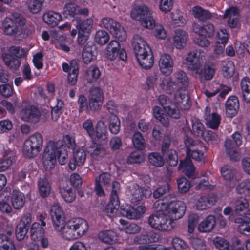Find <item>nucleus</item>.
I'll use <instances>...</instances> for the list:
<instances>
[{
	"mask_svg": "<svg viewBox=\"0 0 250 250\" xmlns=\"http://www.w3.org/2000/svg\"><path fill=\"white\" fill-rule=\"evenodd\" d=\"M12 232L10 231L0 234V248L15 249L12 239Z\"/></svg>",
	"mask_w": 250,
	"mask_h": 250,
	"instance_id": "38",
	"label": "nucleus"
},
{
	"mask_svg": "<svg viewBox=\"0 0 250 250\" xmlns=\"http://www.w3.org/2000/svg\"><path fill=\"white\" fill-rule=\"evenodd\" d=\"M92 26L93 20L91 18H87L84 20H78L76 25L78 33H84L86 34H90Z\"/></svg>",
	"mask_w": 250,
	"mask_h": 250,
	"instance_id": "34",
	"label": "nucleus"
},
{
	"mask_svg": "<svg viewBox=\"0 0 250 250\" xmlns=\"http://www.w3.org/2000/svg\"><path fill=\"white\" fill-rule=\"evenodd\" d=\"M191 133L197 137H203L204 127L203 124L197 119L192 120Z\"/></svg>",
	"mask_w": 250,
	"mask_h": 250,
	"instance_id": "53",
	"label": "nucleus"
},
{
	"mask_svg": "<svg viewBox=\"0 0 250 250\" xmlns=\"http://www.w3.org/2000/svg\"><path fill=\"white\" fill-rule=\"evenodd\" d=\"M2 27L4 33L7 36L12 37L14 39L21 41L28 36L18 27L17 24L13 21L12 18L6 17L2 22Z\"/></svg>",
	"mask_w": 250,
	"mask_h": 250,
	"instance_id": "9",
	"label": "nucleus"
},
{
	"mask_svg": "<svg viewBox=\"0 0 250 250\" xmlns=\"http://www.w3.org/2000/svg\"><path fill=\"white\" fill-rule=\"evenodd\" d=\"M62 145V142L60 140L57 142L49 141L47 143L42 157L43 165L46 170L49 171L54 167L59 149Z\"/></svg>",
	"mask_w": 250,
	"mask_h": 250,
	"instance_id": "5",
	"label": "nucleus"
},
{
	"mask_svg": "<svg viewBox=\"0 0 250 250\" xmlns=\"http://www.w3.org/2000/svg\"><path fill=\"white\" fill-rule=\"evenodd\" d=\"M174 100L178 107L186 110L190 107V102L188 91L187 90L179 89L174 95Z\"/></svg>",
	"mask_w": 250,
	"mask_h": 250,
	"instance_id": "19",
	"label": "nucleus"
},
{
	"mask_svg": "<svg viewBox=\"0 0 250 250\" xmlns=\"http://www.w3.org/2000/svg\"><path fill=\"white\" fill-rule=\"evenodd\" d=\"M91 157L96 160H101L106 155L104 148L99 145L94 144L88 150Z\"/></svg>",
	"mask_w": 250,
	"mask_h": 250,
	"instance_id": "33",
	"label": "nucleus"
},
{
	"mask_svg": "<svg viewBox=\"0 0 250 250\" xmlns=\"http://www.w3.org/2000/svg\"><path fill=\"white\" fill-rule=\"evenodd\" d=\"M110 132L113 134H117L120 129V121L115 115L111 116L108 125Z\"/></svg>",
	"mask_w": 250,
	"mask_h": 250,
	"instance_id": "51",
	"label": "nucleus"
},
{
	"mask_svg": "<svg viewBox=\"0 0 250 250\" xmlns=\"http://www.w3.org/2000/svg\"><path fill=\"white\" fill-rule=\"evenodd\" d=\"M148 222L152 228L163 231L171 230L175 224L169 216L160 211L151 214L148 219Z\"/></svg>",
	"mask_w": 250,
	"mask_h": 250,
	"instance_id": "6",
	"label": "nucleus"
},
{
	"mask_svg": "<svg viewBox=\"0 0 250 250\" xmlns=\"http://www.w3.org/2000/svg\"><path fill=\"white\" fill-rule=\"evenodd\" d=\"M199 220V216L195 213H190L188 217V232L192 233Z\"/></svg>",
	"mask_w": 250,
	"mask_h": 250,
	"instance_id": "57",
	"label": "nucleus"
},
{
	"mask_svg": "<svg viewBox=\"0 0 250 250\" xmlns=\"http://www.w3.org/2000/svg\"><path fill=\"white\" fill-rule=\"evenodd\" d=\"M215 73V67L213 63L210 62H207L204 66V69H202V74H198L200 76V79L202 82L205 81L211 80Z\"/></svg>",
	"mask_w": 250,
	"mask_h": 250,
	"instance_id": "29",
	"label": "nucleus"
},
{
	"mask_svg": "<svg viewBox=\"0 0 250 250\" xmlns=\"http://www.w3.org/2000/svg\"><path fill=\"white\" fill-rule=\"evenodd\" d=\"M77 5L74 3H67L63 8V14L65 17L74 18L76 19Z\"/></svg>",
	"mask_w": 250,
	"mask_h": 250,
	"instance_id": "49",
	"label": "nucleus"
},
{
	"mask_svg": "<svg viewBox=\"0 0 250 250\" xmlns=\"http://www.w3.org/2000/svg\"><path fill=\"white\" fill-rule=\"evenodd\" d=\"M60 193L64 201L67 203H72L76 199V195L75 191L68 186L61 187Z\"/></svg>",
	"mask_w": 250,
	"mask_h": 250,
	"instance_id": "40",
	"label": "nucleus"
},
{
	"mask_svg": "<svg viewBox=\"0 0 250 250\" xmlns=\"http://www.w3.org/2000/svg\"><path fill=\"white\" fill-rule=\"evenodd\" d=\"M109 40V35L104 30L98 31L95 36V42L100 45L106 44Z\"/></svg>",
	"mask_w": 250,
	"mask_h": 250,
	"instance_id": "59",
	"label": "nucleus"
},
{
	"mask_svg": "<svg viewBox=\"0 0 250 250\" xmlns=\"http://www.w3.org/2000/svg\"><path fill=\"white\" fill-rule=\"evenodd\" d=\"M216 218L213 215H208L201 222L198 226V229L201 232H210L215 227Z\"/></svg>",
	"mask_w": 250,
	"mask_h": 250,
	"instance_id": "27",
	"label": "nucleus"
},
{
	"mask_svg": "<svg viewBox=\"0 0 250 250\" xmlns=\"http://www.w3.org/2000/svg\"><path fill=\"white\" fill-rule=\"evenodd\" d=\"M50 213L55 229L60 232L64 239L71 240L78 238L72 222L70 221L65 223L64 213L58 205L51 207Z\"/></svg>",
	"mask_w": 250,
	"mask_h": 250,
	"instance_id": "1",
	"label": "nucleus"
},
{
	"mask_svg": "<svg viewBox=\"0 0 250 250\" xmlns=\"http://www.w3.org/2000/svg\"><path fill=\"white\" fill-rule=\"evenodd\" d=\"M62 20L61 15L52 11L45 13L43 16V20L44 22L52 27L57 26L58 22Z\"/></svg>",
	"mask_w": 250,
	"mask_h": 250,
	"instance_id": "31",
	"label": "nucleus"
},
{
	"mask_svg": "<svg viewBox=\"0 0 250 250\" xmlns=\"http://www.w3.org/2000/svg\"><path fill=\"white\" fill-rule=\"evenodd\" d=\"M73 158L78 166H82L86 160V152L82 148L76 149L73 150Z\"/></svg>",
	"mask_w": 250,
	"mask_h": 250,
	"instance_id": "50",
	"label": "nucleus"
},
{
	"mask_svg": "<svg viewBox=\"0 0 250 250\" xmlns=\"http://www.w3.org/2000/svg\"><path fill=\"white\" fill-rule=\"evenodd\" d=\"M213 243L219 250H229V243L224 238L216 237L213 240Z\"/></svg>",
	"mask_w": 250,
	"mask_h": 250,
	"instance_id": "62",
	"label": "nucleus"
},
{
	"mask_svg": "<svg viewBox=\"0 0 250 250\" xmlns=\"http://www.w3.org/2000/svg\"><path fill=\"white\" fill-rule=\"evenodd\" d=\"M215 29L214 25L208 21L203 22L202 36L211 38L214 34Z\"/></svg>",
	"mask_w": 250,
	"mask_h": 250,
	"instance_id": "56",
	"label": "nucleus"
},
{
	"mask_svg": "<svg viewBox=\"0 0 250 250\" xmlns=\"http://www.w3.org/2000/svg\"><path fill=\"white\" fill-rule=\"evenodd\" d=\"M224 18L227 19L228 24L231 28H236L239 23V9L236 7H231L226 10Z\"/></svg>",
	"mask_w": 250,
	"mask_h": 250,
	"instance_id": "22",
	"label": "nucleus"
},
{
	"mask_svg": "<svg viewBox=\"0 0 250 250\" xmlns=\"http://www.w3.org/2000/svg\"><path fill=\"white\" fill-rule=\"evenodd\" d=\"M225 146L226 153L231 160L237 161L240 159V156L238 152V147L239 146L234 144L231 139H226Z\"/></svg>",
	"mask_w": 250,
	"mask_h": 250,
	"instance_id": "25",
	"label": "nucleus"
},
{
	"mask_svg": "<svg viewBox=\"0 0 250 250\" xmlns=\"http://www.w3.org/2000/svg\"><path fill=\"white\" fill-rule=\"evenodd\" d=\"M3 60L5 64L12 69L17 70L21 65V62L19 59L9 54L3 55Z\"/></svg>",
	"mask_w": 250,
	"mask_h": 250,
	"instance_id": "42",
	"label": "nucleus"
},
{
	"mask_svg": "<svg viewBox=\"0 0 250 250\" xmlns=\"http://www.w3.org/2000/svg\"><path fill=\"white\" fill-rule=\"evenodd\" d=\"M149 163L152 166L160 167H162L165 163L162 156L158 152H151L148 156Z\"/></svg>",
	"mask_w": 250,
	"mask_h": 250,
	"instance_id": "46",
	"label": "nucleus"
},
{
	"mask_svg": "<svg viewBox=\"0 0 250 250\" xmlns=\"http://www.w3.org/2000/svg\"><path fill=\"white\" fill-rule=\"evenodd\" d=\"M237 192L240 194H248L250 191V179L242 181L237 187Z\"/></svg>",
	"mask_w": 250,
	"mask_h": 250,
	"instance_id": "63",
	"label": "nucleus"
},
{
	"mask_svg": "<svg viewBox=\"0 0 250 250\" xmlns=\"http://www.w3.org/2000/svg\"><path fill=\"white\" fill-rule=\"evenodd\" d=\"M146 210V208L144 206H138L134 208L126 205L121 206L120 211L123 216L130 219H138L145 213Z\"/></svg>",
	"mask_w": 250,
	"mask_h": 250,
	"instance_id": "14",
	"label": "nucleus"
},
{
	"mask_svg": "<svg viewBox=\"0 0 250 250\" xmlns=\"http://www.w3.org/2000/svg\"><path fill=\"white\" fill-rule=\"evenodd\" d=\"M221 117L220 115L213 113L207 119V126L213 129H217L220 124Z\"/></svg>",
	"mask_w": 250,
	"mask_h": 250,
	"instance_id": "48",
	"label": "nucleus"
},
{
	"mask_svg": "<svg viewBox=\"0 0 250 250\" xmlns=\"http://www.w3.org/2000/svg\"><path fill=\"white\" fill-rule=\"evenodd\" d=\"M239 102L238 98L235 96H230L225 104V110L226 116L232 118L235 116L239 109Z\"/></svg>",
	"mask_w": 250,
	"mask_h": 250,
	"instance_id": "20",
	"label": "nucleus"
},
{
	"mask_svg": "<svg viewBox=\"0 0 250 250\" xmlns=\"http://www.w3.org/2000/svg\"><path fill=\"white\" fill-rule=\"evenodd\" d=\"M152 191L149 187L141 188L139 185L134 184L128 188L127 195L132 203H137L151 197Z\"/></svg>",
	"mask_w": 250,
	"mask_h": 250,
	"instance_id": "10",
	"label": "nucleus"
},
{
	"mask_svg": "<svg viewBox=\"0 0 250 250\" xmlns=\"http://www.w3.org/2000/svg\"><path fill=\"white\" fill-rule=\"evenodd\" d=\"M204 54V51L200 49L189 52L185 62L188 69L196 74H202V60Z\"/></svg>",
	"mask_w": 250,
	"mask_h": 250,
	"instance_id": "8",
	"label": "nucleus"
},
{
	"mask_svg": "<svg viewBox=\"0 0 250 250\" xmlns=\"http://www.w3.org/2000/svg\"><path fill=\"white\" fill-rule=\"evenodd\" d=\"M175 83L179 89L187 90L189 86V80L187 74L183 71H178L174 74Z\"/></svg>",
	"mask_w": 250,
	"mask_h": 250,
	"instance_id": "28",
	"label": "nucleus"
},
{
	"mask_svg": "<svg viewBox=\"0 0 250 250\" xmlns=\"http://www.w3.org/2000/svg\"><path fill=\"white\" fill-rule=\"evenodd\" d=\"M160 204L165 206L164 208L169 214V216L173 221L181 218L186 209L185 204L182 201H176L173 194L166 195L162 200L155 202L154 205L156 207Z\"/></svg>",
	"mask_w": 250,
	"mask_h": 250,
	"instance_id": "3",
	"label": "nucleus"
},
{
	"mask_svg": "<svg viewBox=\"0 0 250 250\" xmlns=\"http://www.w3.org/2000/svg\"><path fill=\"white\" fill-rule=\"evenodd\" d=\"M12 16L13 21L15 22L18 27L21 28L23 33L28 37L33 34L35 32L34 26L32 24H26L27 21L24 16L17 12L13 13Z\"/></svg>",
	"mask_w": 250,
	"mask_h": 250,
	"instance_id": "16",
	"label": "nucleus"
},
{
	"mask_svg": "<svg viewBox=\"0 0 250 250\" xmlns=\"http://www.w3.org/2000/svg\"><path fill=\"white\" fill-rule=\"evenodd\" d=\"M188 34L184 31L181 29H177L175 32L173 37L174 45L177 49H182L187 44Z\"/></svg>",
	"mask_w": 250,
	"mask_h": 250,
	"instance_id": "32",
	"label": "nucleus"
},
{
	"mask_svg": "<svg viewBox=\"0 0 250 250\" xmlns=\"http://www.w3.org/2000/svg\"><path fill=\"white\" fill-rule=\"evenodd\" d=\"M242 97L246 103L250 102V81L249 78H243L241 83Z\"/></svg>",
	"mask_w": 250,
	"mask_h": 250,
	"instance_id": "44",
	"label": "nucleus"
},
{
	"mask_svg": "<svg viewBox=\"0 0 250 250\" xmlns=\"http://www.w3.org/2000/svg\"><path fill=\"white\" fill-rule=\"evenodd\" d=\"M179 167L183 168L184 172L189 177L192 176L194 174L195 167L193 166L190 158H186L184 161H181Z\"/></svg>",
	"mask_w": 250,
	"mask_h": 250,
	"instance_id": "43",
	"label": "nucleus"
},
{
	"mask_svg": "<svg viewBox=\"0 0 250 250\" xmlns=\"http://www.w3.org/2000/svg\"><path fill=\"white\" fill-rule=\"evenodd\" d=\"M131 17L140 21L144 27L148 29L153 28L154 19L152 12L145 5H136L130 12Z\"/></svg>",
	"mask_w": 250,
	"mask_h": 250,
	"instance_id": "4",
	"label": "nucleus"
},
{
	"mask_svg": "<svg viewBox=\"0 0 250 250\" xmlns=\"http://www.w3.org/2000/svg\"><path fill=\"white\" fill-rule=\"evenodd\" d=\"M96 137L97 140L102 144H106L108 141V135L106 125L102 120L97 122L95 128Z\"/></svg>",
	"mask_w": 250,
	"mask_h": 250,
	"instance_id": "24",
	"label": "nucleus"
},
{
	"mask_svg": "<svg viewBox=\"0 0 250 250\" xmlns=\"http://www.w3.org/2000/svg\"><path fill=\"white\" fill-rule=\"evenodd\" d=\"M120 44L117 40L110 42L106 48V57L111 60H114L117 58L123 61L127 60V54L125 50L120 48Z\"/></svg>",
	"mask_w": 250,
	"mask_h": 250,
	"instance_id": "13",
	"label": "nucleus"
},
{
	"mask_svg": "<svg viewBox=\"0 0 250 250\" xmlns=\"http://www.w3.org/2000/svg\"><path fill=\"white\" fill-rule=\"evenodd\" d=\"M43 138L39 133H35L29 136L24 143L22 152L27 158H32L36 156L42 147Z\"/></svg>",
	"mask_w": 250,
	"mask_h": 250,
	"instance_id": "7",
	"label": "nucleus"
},
{
	"mask_svg": "<svg viewBox=\"0 0 250 250\" xmlns=\"http://www.w3.org/2000/svg\"><path fill=\"white\" fill-rule=\"evenodd\" d=\"M222 177L227 180H231L233 179L236 173V170L233 167L229 166H224L221 170Z\"/></svg>",
	"mask_w": 250,
	"mask_h": 250,
	"instance_id": "54",
	"label": "nucleus"
},
{
	"mask_svg": "<svg viewBox=\"0 0 250 250\" xmlns=\"http://www.w3.org/2000/svg\"><path fill=\"white\" fill-rule=\"evenodd\" d=\"M62 69L65 72H72L79 73V61L74 59L72 60L70 64L66 63L62 64Z\"/></svg>",
	"mask_w": 250,
	"mask_h": 250,
	"instance_id": "61",
	"label": "nucleus"
},
{
	"mask_svg": "<svg viewBox=\"0 0 250 250\" xmlns=\"http://www.w3.org/2000/svg\"><path fill=\"white\" fill-rule=\"evenodd\" d=\"M111 175L108 172H103L95 179V190L96 194L100 197L104 196V192L102 187L101 183L106 187H109L111 182Z\"/></svg>",
	"mask_w": 250,
	"mask_h": 250,
	"instance_id": "18",
	"label": "nucleus"
},
{
	"mask_svg": "<svg viewBox=\"0 0 250 250\" xmlns=\"http://www.w3.org/2000/svg\"><path fill=\"white\" fill-rule=\"evenodd\" d=\"M161 108L157 106L153 107V114L154 117L158 120L162 125L166 127L168 126L169 121L168 117L161 113Z\"/></svg>",
	"mask_w": 250,
	"mask_h": 250,
	"instance_id": "45",
	"label": "nucleus"
},
{
	"mask_svg": "<svg viewBox=\"0 0 250 250\" xmlns=\"http://www.w3.org/2000/svg\"><path fill=\"white\" fill-rule=\"evenodd\" d=\"M73 227L78 235V238L83 235L88 229V225L86 221L83 218H77L71 221Z\"/></svg>",
	"mask_w": 250,
	"mask_h": 250,
	"instance_id": "30",
	"label": "nucleus"
},
{
	"mask_svg": "<svg viewBox=\"0 0 250 250\" xmlns=\"http://www.w3.org/2000/svg\"><path fill=\"white\" fill-rule=\"evenodd\" d=\"M100 76V71L98 67L90 66L86 71V77L88 82L96 81Z\"/></svg>",
	"mask_w": 250,
	"mask_h": 250,
	"instance_id": "52",
	"label": "nucleus"
},
{
	"mask_svg": "<svg viewBox=\"0 0 250 250\" xmlns=\"http://www.w3.org/2000/svg\"><path fill=\"white\" fill-rule=\"evenodd\" d=\"M45 0H29L26 2V5L29 11L33 14L39 13L42 10Z\"/></svg>",
	"mask_w": 250,
	"mask_h": 250,
	"instance_id": "41",
	"label": "nucleus"
},
{
	"mask_svg": "<svg viewBox=\"0 0 250 250\" xmlns=\"http://www.w3.org/2000/svg\"><path fill=\"white\" fill-rule=\"evenodd\" d=\"M98 237L102 242L111 245L115 243L117 240L116 233L111 230L100 232L98 234Z\"/></svg>",
	"mask_w": 250,
	"mask_h": 250,
	"instance_id": "36",
	"label": "nucleus"
},
{
	"mask_svg": "<svg viewBox=\"0 0 250 250\" xmlns=\"http://www.w3.org/2000/svg\"><path fill=\"white\" fill-rule=\"evenodd\" d=\"M42 226L39 223L34 222L31 228L30 232L32 239L36 241L39 237H42L44 233Z\"/></svg>",
	"mask_w": 250,
	"mask_h": 250,
	"instance_id": "47",
	"label": "nucleus"
},
{
	"mask_svg": "<svg viewBox=\"0 0 250 250\" xmlns=\"http://www.w3.org/2000/svg\"><path fill=\"white\" fill-rule=\"evenodd\" d=\"M104 27L108 30L112 35L120 41H125L126 38L125 30L121 25L114 19L105 17L101 21Z\"/></svg>",
	"mask_w": 250,
	"mask_h": 250,
	"instance_id": "11",
	"label": "nucleus"
},
{
	"mask_svg": "<svg viewBox=\"0 0 250 250\" xmlns=\"http://www.w3.org/2000/svg\"><path fill=\"white\" fill-rule=\"evenodd\" d=\"M160 239V235L153 231H148L145 234L136 236L133 239L135 244H145L157 242Z\"/></svg>",
	"mask_w": 250,
	"mask_h": 250,
	"instance_id": "23",
	"label": "nucleus"
},
{
	"mask_svg": "<svg viewBox=\"0 0 250 250\" xmlns=\"http://www.w3.org/2000/svg\"><path fill=\"white\" fill-rule=\"evenodd\" d=\"M192 14L195 18L201 21L210 19L212 17V14L210 11L199 6L193 7Z\"/></svg>",
	"mask_w": 250,
	"mask_h": 250,
	"instance_id": "39",
	"label": "nucleus"
},
{
	"mask_svg": "<svg viewBox=\"0 0 250 250\" xmlns=\"http://www.w3.org/2000/svg\"><path fill=\"white\" fill-rule=\"evenodd\" d=\"M144 161V156L142 153L135 151L131 153L128 156L127 162L130 164L140 163Z\"/></svg>",
	"mask_w": 250,
	"mask_h": 250,
	"instance_id": "64",
	"label": "nucleus"
},
{
	"mask_svg": "<svg viewBox=\"0 0 250 250\" xmlns=\"http://www.w3.org/2000/svg\"><path fill=\"white\" fill-rule=\"evenodd\" d=\"M159 66L161 72L164 75H170L172 72L173 68V62L171 57L167 54L161 55L159 61Z\"/></svg>",
	"mask_w": 250,
	"mask_h": 250,
	"instance_id": "21",
	"label": "nucleus"
},
{
	"mask_svg": "<svg viewBox=\"0 0 250 250\" xmlns=\"http://www.w3.org/2000/svg\"><path fill=\"white\" fill-rule=\"evenodd\" d=\"M133 46L137 61L140 66L145 69L151 68L154 63V57L149 46L139 35L133 37Z\"/></svg>",
	"mask_w": 250,
	"mask_h": 250,
	"instance_id": "2",
	"label": "nucleus"
},
{
	"mask_svg": "<svg viewBox=\"0 0 250 250\" xmlns=\"http://www.w3.org/2000/svg\"><path fill=\"white\" fill-rule=\"evenodd\" d=\"M41 114L38 109L34 106H28L22 109L20 112L21 120L34 124L39 122Z\"/></svg>",
	"mask_w": 250,
	"mask_h": 250,
	"instance_id": "15",
	"label": "nucleus"
},
{
	"mask_svg": "<svg viewBox=\"0 0 250 250\" xmlns=\"http://www.w3.org/2000/svg\"><path fill=\"white\" fill-rule=\"evenodd\" d=\"M40 195L42 198H46L50 193L51 187L49 181L45 178H40L38 182Z\"/></svg>",
	"mask_w": 250,
	"mask_h": 250,
	"instance_id": "37",
	"label": "nucleus"
},
{
	"mask_svg": "<svg viewBox=\"0 0 250 250\" xmlns=\"http://www.w3.org/2000/svg\"><path fill=\"white\" fill-rule=\"evenodd\" d=\"M231 204L235 213L239 215L244 214L249 207L248 200L243 197L233 199L231 202Z\"/></svg>",
	"mask_w": 250,
	"mask_h": 250,
	"instance_id": "26",
	"label": "nucleus"
},
{
	"mask_svg": "<svg viewBox=\"0 0 250 250\" xmlns=\"http://www.w3.org/2000/svg\"><path fill=\"white\" fill-rule=\"evenodd\" d=\"M88 107L91 111H97L101 109L103 104V90L98 87H92L89 89Z\"/></svg>",
	"mask_w": 250,
	"mask_h": 250,
	"instance_id": "12",
	"label": "nucleus"
},
{
	"mask_svg": "<svg viewBox=\"0 0 250 250\" xmlns=\"http://www.w3.org/2000/svg\"><path fill=\"white\" fill-rule=\"evenodd\" d=\"M11 203L16 209L21 208L25 203L24 194L19 190H14L11 194Z\"/></svg>",
	"mask_w": 250,
	"mask_h": 250,
	"instance_id": "35",
	"label": "nucleus"
},
{
	"mask_svg": "<svg viewBox=\"0 0 250 250\" xmlns=\"http://www.w3.org/2000/svg\"><path fill=\"white\" fill-rule=\"evenodd\" d=\"M17 156L15 152L9 148L4 149L3 157L0 159V172L5 171L15 163Z\"/></svg>",
	"mask_w": 250,
	"mask_h": 250,
	"instance_id": "17",
	"label": "nucleus"
},
{
	"mask_svg": "<svg viewBox=\"0 0 250 250\" xmlns=\"http://www.w3.org/2000/svg\"><path fill=\"white\" fill-rule=\"evenodd\" d=\"M132 140L134 146L137 149L139 150H143L145 148V140L140 132H135L132 136Z\"/></svg>",
	"mask_w": 250,
	"mask_h": 250,
	"instance_id": "55",
	"label": "nucleus"
},
{
	"mask_svg": "<svg viewBox=\"0 0 250 250\" xmlns=\"http://www.w3.org/2000/svg\"><path fill=\"white\" fill-rule=\"evenodd\" d=\"M178 188L180 192L186 193L190 188V182L185 177H181L177 180Z\"/></svg>",
	"mask_w": 250,
	"mask_h": 250,
	"instance_id": "60",
	"label": "nucleus"
},
{
	"mask_svg": "<svg viewBox=\"0 0 250 250\" xmlns=\"http://www.w3.org/2000/svg\"><path fill=\"white\" fill-rule=\"evenodd\" d=\"M170 188L169 185L166 183L164 185L158 188L153 192V197L155 199L160 198L165 195H167L170 192Z\"/></svg>",
	"mask_w": 250,
	"mask_h": 250,
	"instance_id": "58",
	"label": "nucleus"
}]
</instances>
